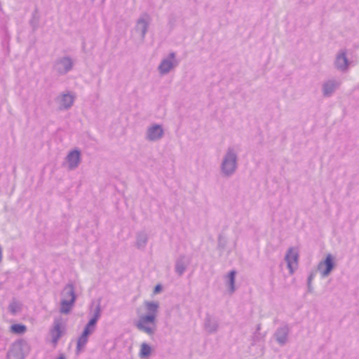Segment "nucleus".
I'll return each instance as SVG.
<instances>
[{
	"mask_svg": "<svg viewBox=\"0 0 359 359\" xmlns=\"http://www.w3.org/2000/svg\"><path fill=\"white\" fill-rule=\"evenodd\" d=\"M144 304L147 314L140 317L136 323V327L139 330L149 335H152L156 330V318L159 309V303L158 302L145 301Z\"/></svg>",
	"mask_w": 359,
	"mask_h": 359,
	"instance_id": "1",
	"label": "nucleus"
},
{
	"mask_svg": "<svg viewBox=\"0 0 359 359\" xmlns=\"http://www.w3.org/2000/svg\"><path fill=\"white\" fill-rule=\"evenodd\" d=\"M238 167V149L235 146L226 148L219 165L220 174L223 177L229 178L237 171Z\"/></svg>",
	"mask_w": 359,
	"mask_h": 359,
	"instance_id": "2",
	"label": "nucleus"
},
{
	"mask_svg": "<svg viewBox=\"0 0 359 359\" xmlns=\"http://www.w3.org/2000/svg\"><path fill=\"white\" fill-rule=\"evenodd\" d=\"M29 351V346L26 340L18 339L10 346L7 352L8 359H25Z\"/></svg>",
	"mask_w": 359,
	"mask_h": 359,
	"instance_id": "3",
	"label": "nucleus"
},
{
	"mask_svg": "<svg viewBox=\"0 0 359 359\" xmlns=\"http://www.w3.org/2000/svg\"><path fill=\"white\" fill-rule=\"evenodd\" d=\"M74 67V62L69 56L57 58L53 65V69L59 76H63L70 72Z\"/></svg>",
	"mask_w": 359,
	"mask_h": 359,
	"instance_id": "4",
	"label": "nucleus"
},
{
	"mask_svg": "<svg viewBox=\"0 0 359 359\" xmlns=\"http://www.w3.org/2000/svg\"><path fill=\"white\" fill-rule=\"evenodd\" d=\"M299 250L297 248L290 247L287 249L284 259L287 264V268L289 270L290 275L294 274L297 270L299 266Z\"/></svg>",
	"mask_w": 359,
	"mask_h": 359,
	"instance_id": "5",
	"label": "nucleus"
},
{
	"mask_svg": "<svg viewBox=\"0 0 359 359\" xmlns=\"http://www.w3.org/2000/svg\"><path fill=\"white\" fill-rule=\"evenodd\" d=\"M178 64L179 62L176 60L175 53L171 52L167 57H165L161 60L158 67V70L161 75H165L177 67Z\"/></svg>",
	"mask_w": 359,
	"mask_h": 359,
	"instance_id": "6",
	"label": "nucleus"
},
{
	"mask_svg": "<svg viewBox=\"0 0 359 359\" xmlns=\"http://www.w3.org/2000/svg\"><path fill=\"white\" fill-rule=\"evenodd\" d=\"M335 267V258L332 254H327L325 259L318 264V271L322 278L327 277Z\"/></svg>",
	"mask_w": 359,
	"mask_h": 359,
	"instance_id": "7",
	"label": "nucleus"
},
{
	"mask_svg": "<svg viewBox=\"0 0 359 359\" xmlns=\"http://www.w3.org/2000/svg\"><path fill=\"white\" fill-rule=\"evenodd\" d=\"M350 62L347 57L346 50L344 49L340 50L335 56L334 65V67L339 72H346L349 67Z\"/></svg>",
	"mask_w": 359,
	"mask_h": 359,
	"instance_id": "8",
	"label": "nucleus"
},
{
	"mask_svg": "<svg viewBox=\"0 0 359 359\" xmlns=\"http://www.w3.org/2000/svg\"><path fill=\"white\" fill-rule=\"evenodd\" d=\"M290 327L287 324L283 323L273 334L276 341L280 346L285 345L289 339Z\"/></svg>",
	"mask_w": 359,
	"mask_h": 359,
	"instance_id": "9",
	"label": "nucleus"
},
{
	"mask_svg": "<svg viewBox=\"0 0 359 359\" xmlns=\"http://www.w3.org/2000/svg\"><path fill=\"white\" fill-rule=\"evenodd\" d=\"M164 135V130L161 125L153 124L148 127L145 138L148 141L155 142L161 140Z\"/></svg>",
	"mask_w": 359,
	"mask_h": 359,
	"instance_id": "10",
	"label": "nucleus"
},
{
	"mask_svg": "<svg viewBox=\"0 0 359 359\" xmlns=\"http://www.w3.org/2000/svg\"><path fill=\"white\" fill-rule=\"evenodd\" d=\"M151 22V18L147 13L140 15L136 22L135 31L140 33L142 39L145 38Z\"/></svg>",
	"mask_w": 359,
	"mask_h": 359,
	"instance_id": "11",
	"label": "nucleus"
},
{
	"mask_svg": "<svg viewBox=\"0 0 359 359\" xmlns=\"http://www.w3.org/2000/svg\"><path fill=\"white\" fill-rule=\"evenodd\" d=\"M341 82L336 79H328L322 84V93L325 97H331L340 86Z\"/></svg>",
	"mask_w": 359,
	"mask_h": 359,
	"instance_id": "12",
	"label": "nucleus"
},
{
	"mask_svg": "<svg viewBox=\"0 0 359 359\" xmlns=\"http://www.w3.org/2000/svg\"><path fill=\"white\" fill-rule=\"evenodd\" d=\"M66 161L69 170H75L79 167L81 161V151L77 149L72 150L67 155Z\"/></svg>",
	"mask_w": 359,
	"mask_h": 359,
	"instance_id": "13",
	"label": "nucleus"
},
{
	"mask_svg": "<svg viewBox=\"0 0 359 359\" xmlns=\"http://www.w3.org/2000/svg\"><path fill=\"white\" fill-rule=\"evenodd\" d=\"M204 329L209 334L217 332L219 329L218 319L210 314H207L204 320Z\"/></svg>",
	"mask_w": 359,
	"mask_h": 359,
	"instance_id": "14",
	"label": "nucleus"
},
{
	"mask_svg": "<svg viewBox=\"0 0 359 359\" xmlns=\"http://www.w3.org/2000/svg\"><path fill=\"white\" fill-rule=\"evenodd\" d=\"M149 240L148 234L145 231H139L136 233L135 246L140 250H144Z\"/></svg>",
	"mask_w": 359,
	"mask_h": 359,
	"instance_id": "15",
	"label": "nucleus"
},
{
	"mask_svg": "<svg viewBox=\"0 0 359 359\" xmlns=\"http://www.w3.org/2000/svg\"><path fill=\"white\" fill-rule=\"evenodd\" d=\"M187 264L185 261V256L181 255L175 262V271L181 276L186 271Z\"/></svg>",
	"mask_w": 359,
	"mask_h": 359,
	"instance_id": "16",
	"label": "nucleus"
},
{
	"mask_svg": "<svg viewBox=\"0 0 359 359\" xmlns=\"http://www.w3.org/2000/svg\"><path fill=\"white\" fill-rule=\"evenodd\" d=\"M60 102L61 109H68L74 103V97L69 94H62Z\"/></svg>",
	"mask_w": 359,
	"mask_h": 359,
	"instance_id": "17",
	"label": "nucleus"
},
{
	"mask_svg": "<svg viewBox=\"0 0 359 359\" xmlns=\"http://www.w3.org/2000/svg\"><path fill=\"white\" fill-rule=\"evenodd\" d=\"M74 297L72 299H62L60 302V311L62 313L67 314L70 312L72 306L74 304Z\"/></svg>",
	"mask_w": 359,
	"mask_h": 359,
	"instance_id": "18",
	"label": "nucleus"
},
{
	"mask_svg": "<svg viewBox=\"0 0 359 359\" xmlns=\"http://www.w3.org/2000/svg\"><path fill=\"white\" fill-rule=\"evenodd\" d=\"M90 334L88 332L83 331L81 336L78 338L76 344V351L77 353L81 351L86 346L88 337Z\"/></svg>",
	"mask_w": 359,
	"mask_h": 359,
	"instance_id": "19",
	"label": "nucleus"
},
{
	"mask_svg": "<svg viewBox=\"0 0 359 359\" xmlns=\"http://www.w3.org/2000/svg\"><path fill=\"white\" fill-rule=\"evenodd\" d=\"M52 342L56 344L62 336L61 325L59 323H55L53 328L50 330Z\"/></svg>",
	"mask_w": 359,
	"mask_h": 359,
	"instance_id": "20",
	"label": "nucleus"
},
{
	"mask_svg": "<svg viewBox=\"0 0 359 359\" xmlns=\"http://www.w3.org/2000/svg\"><path fill=\"white\" fill-rule=\"evenodd\" d=\"M64 299H69L74 297V301L76 300V295L74 292V288L72 284H67L62 292Z\"/></svg>",
	"mask_w": 359,
	"mask_h": 359,
	"instance_id": "21",
	"label": "nucleus"
},
{
	"mask_svg": "<svg viewBox=\"0 0 359 359\" xmlns=\"http://www.w3.org/2000/svg\"><path fill=\"white\" fill-rule=\"evenodd\" d=\"M236 271L234 270H232L231 271L228 275H227V278H228V285H229V292L231 294H232L233 292H234L235 291V278H236Z\"/></svg>",
	"mask_w": 359,
	"mask_h": 359,
	"instance_id": "22",
	"label": "nucleus"
},
{
	"mask_svg": "<svg viewBox=\"0 0 359 359\" xmlns=\"http://www.w3.org/2000/svg\"><path fill=\"white\" fill-rule=\"evenodd\" d=\"M27 330V327L22 324H13L10 327L11 332L16 334H22Z\"/></svg>",
	"mask_w": 359,
	"mask_h": 359,
	"instance_id": "23",
	"label": "nucleus"
},
{
	"mask_svg": "<svg viewBox=\"0 0 359 359\" xmlns=\"http://www.w3.org/2000/svg\"><path fill=\"white\" fill-rule=\"evenodd\" d=\"M8 311L12 315H16L21 311V306L17 302H12L8 306Z\"/></svg>",
	"mask_w": 359,
	"mask_h": 359,
	"instance_id": "24",
	"label": "nucleus"
},
{
	"mask_svg": "<svg viewBox=\"0 0 359 359\" xmlns=\"http://www.w3.org/2000/svg\"><path fill=\"white\" fill-rule=\"evenodd\" d=\"M101 312H102L101 306H100V302H99L97 303V304L96 305V306L94 309V311H93V315L90 320H91L93 322L97 323V320H99V318L101 316Z\"/></svg>",
	"mask_w": 359,
	"mask_h": 359,
	"instance_id": "25",
	"label": "nucleus"
},
{
	"mask_svg": "<svg viewBox=\"0 0 359 359\" xmlns=\"http://www.w3.org/2000/svg\"><path fill=\"white\" fill-rule=\"evenodd\" d=\"M151 347L147 344L143 343L141 346L140 356L141 358H146L151 353Z\"/></svg>",
	"mask_w": 359,
	"mask_h": 359,
	"instance_id": "26",
	"label": "nucleus"
},
{
	"mask_svg": "<svg viewBox=\"0 0 359 359\" xmlns=\"http://www.w3.org/2000/svg\"><path fill=\"white\" fill-rule=\"evenodd\" d=\"M96 323L90 320L88 323L86 325L83 331L89 333L90 334H93L96 328Z\"/></svg>",
	"mask_w": 359,
	"mask_h": 359,
	"instance_id": "27",
	"label": "nucleus"
},
{
	"mask_svg": "<svg viewBox=\"0 0 359 359\" xmlns=\"http://www.w3.org/2000/svg\"><path fill=\"white\" fill-rule=\"evenodd\" d=\"M226 241L224 238L220 235L218 237V248L224 249L225 248Z\"/></svg>",
	"mask_w": 359,
	"mask_h": 359,
	"instance_id": "28",
	"label": "nucleus"
},
{
	"mask_svg": "<svg viewBox=\"0 0 359 359\" xmlns=\"http://www.w3.org/2000/svg\"><path fill=\"white\" fill-rule=\"evenodd\" d=\"M161 290H162V286L158 284L155 286L154 290V293L157 294V293L160 292Z\"/></svg>",
	"mask_w": 359,
	"mask_h": 359,
	"instance_id": "29",
	"label": "nucleus"
},
{
	"mask_svg": "<svg viewBox=\"0 0 359 359\" xmlns=\"http://www.w3.org/2000/svg\"><path fill=\"white\" fill-rule=\"evenodd\" d=\"M36 24H37V23H36V22H34L33 20H32L30 21V25H31V26L32 27V28H33V29H34V30L36 29V28H37V25H36Z\"/></svg>",
	"mask_w": 359,
	"mask_h": 359,
	"instance_id": "30",
	"label": "nucleus"
},
{
	"mask_svg": "<svg viewBox=\"0 0 359 359\" xmlns=\"http://www.w3.org/2000/svg\"><path fill=\"white\" fill-rule=\"evenodd\" d=\"M57 359H66L64 353H60Z\"/></svg>",
	"mask_w": 359,
	"mask_h": 359,
	"instance_id": "31",
	"label": "nucleus"
},
{
	"mask_svg": "<svg viewBox=\"0 0 359 359\" xmlns=\"http://www.w3.org/2000/svg\"><path fill=\"white\" fill-rule=\"evenodd\" d=\"M1 259H2V248L0 246V262L1 261Z\"/></svg>",
	"mask_w": 359,
	"mask_h": 359,
	"instance_id": "32",
	"label": "nucleus"
},
{
	"mask_svg": "<svg viewBox=\"0 0 359 359\" xmlns=\"http://www.w3.org/2000/svg\"><path fill=\"white\" fill-rule=\"evenodd\" d=\"M312 278L310 276L308 280V285H311Z\"/></svg>",
	"mask_w": 359,
	"mask_h": 359,
	"instance_id": "33",
	"label": "nucleus"
},
{
	"mask_svg": "<svg viewBox=\"0 0 359 359\" xmlns=\"http://www.w3.org/2000/svg\"><path fill=\"white\" fill-rule=\"evenodd\" d=\"M309 285V290L310 292H311V285Z\"/></svg>",
	"mask_w": 359,
	"mask_h": 359,
	"instance_id": "34",
	"label": "nucleus"
}]
</instances>
